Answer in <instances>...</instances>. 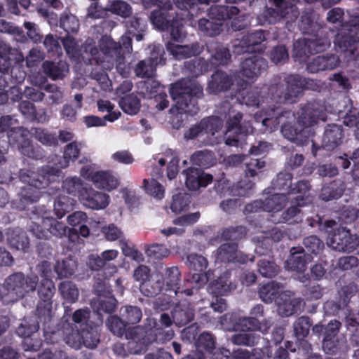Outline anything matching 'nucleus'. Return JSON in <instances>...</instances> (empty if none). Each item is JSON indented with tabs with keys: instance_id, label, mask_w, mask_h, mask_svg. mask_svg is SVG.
Instances as JSON below:
<instances>
[{
	"instance_id": "26",
	"label": "nucleus",
	"mask_w": 359,
	"mask_h": 359,
	"mask_svg": "<svg viewBox=\"0 0 359 359\" xmlns=\"http://www.w3.org/2000/svg\"><path fill=\"white\" fill-rule=\"evenodd\" d=\"M267 60L258 55L245 59L241 64L240 72L243 76L248 79H255L266 70Z\"/></svg>"
},
{
	"instance_id": "28",
	"label": "nucleus",
	"mask_w": 359,
	"mask_h": 359,
	"mask_svg": "<svg viewBox=\"0 0 359 359\" xmlns=\"http://www.w3.org/2000/svg\"><path fill=\"white\" fill-rule=\"evenodd\" d=\"M292 292L288 290L280 294L276 303L280 316H290L302 309L303 300L301 298H292Z\"/></svg>"
},
{
	"instance_id": "48",
	"label": "nucleus",
	"mask_w": 359,
	"mask_h": 359,
	"mask_svg": "<svg viewBox=\"0 0 359 359\" xmlns=\"http://www.w3.org/2000/svg\"><path fill=\"white\" fill-rule=\"evenodd\" d=\"M313 54L326 50L331 45L330 39L323 29L318 31L315 35L306 38Z\"/></svg>"
},
{
	"instance_id": "36",
	"label": "nucleus",
	"mask_w": 359,
	"mask_h": 359,
	"mask_svg": "<svg viewBox=\"0 0 359 359\" xmlns=\"http://www.w3.org/2000/svg\"><path fill=\"white\" fill-rule=\"evenodd\" d=\"M160 8L154 11L150 16V21L152 25L160 30H168L172 19H174L175 12H172V6L170 2L168 7L158 6Z\"/></svg>"
},
{
	"instance_id": "16",
	"label": "nucleus",
	"mask_w": 359,
	"mask_h": 359,
	"mask_svg": "<svg viewBox=\"0 0 359 359\" xmlns=\"http://www.w3.org/2000/svg\"><path fill=\"white\" fill-rule=\"evenodd\" d=\"M150 57L147 60H141L135 69V75L141 78H151L155 75L156 67L159 64H164V50L160 44L149 46Z\"/></svg>"
},
{
	"instance_id": "34",
	"label": "nucleus",
	"mask_w": 359,
	"mask_h": 359,
	"mask_svg": "<svg viewBox=\"0 0 359 359\" xmlns=\"http://www.w3.org/2000/svg\"><path fill=\"white\" fill-rule=\"evenodd\" d=\"M167 50L176 60H183L199 55L203 50V46L199 43L195 42L191 45H177L172 42L166 43Z\"/></svg>"
},
{
	"instance_id": "47",
	"label": "nucleus",
	"mask_w": 359,
	"mask_h": 359,
	"mask_svg": "<svg viewBox=\"0 0 359 359\" xmlns=\"http://www.w3.org/2000/svg\"><path fill=\"white\" fill-rule=\"evenodd\" d=\"M284 232L277 227L273 228L269 232H262L261 236H255L252 239L255 242L258 243L257 246L255 248L257 254L260 255H264V252H262V245H269L271 240L278 242L280 241L284 237Z\"/></svg>"
},
{
	"instance_id": "32",
	"label": "nucleus",
	"mask_w": 359,
	"mask_h": 359,
	"mask_svg": "<svg viewBox=\"0 0 359 359\" xmlns=\"http://www.w3.org/2000/svg\"><path fill=\"white\" fill-rule=\"evenodd\" d=\"M233 83L232 75L223 71H216L208 81L207 91L210 94H218L229 90Z\"/></svg>"
},
{
	"instance_id": "6",
	"label": "nucleus",
	"mask_w": 359,
	"mask_h": 359,
	"mask_svg": "<svg viewBox=\"0 0 359 359\" xmlns=\"http://www.w3.org/2000/svg\"><path fill=\"white\" fill-rule=\"evenodd\" d=\"M170 93L175 102V108H172L171 111L191 116L197 114L199 109L197 100L202 97L203 91L196 81L182 79L171 86Z\"/></svg>"
},
{
	"instance_id": "41",
	"label": "nucleus",
	"mask_w": 359,
	"mask_h": 359,
	"mask_svg": "<svg viewBox=\"0 0 359 359\" xmlns=\"http://www.w3.org/2000/svg\"><path fill=\"white\" fill-rule=\"evenodd\" d=\"M63 339L65 343L74 349H79L83 344L81 330L76 325L69 323H62Z\"/></svg>"
},
{
	"instance_id": "38",
	"label": "nucleus",
	"mask_w": 359,
	"mask_h": 359,
	"mask_svg": "<svg viewBox=\"0 0 359 359\" xmlns=\"http://www.w3.org/2000/svg\"><path fill=\"white\" fill-rule=\"evenodd\" d=\"M230 273L224 272L217 280L208 285V292L214 296L225 295L236 287V285L230 280Z\"/></svg>"
},
{
	"instance_id": "22",
	"label": "nucleus",
	"mask_w": 359,
	"mask_h": 359,
	"mask_svg": "<svg viewBox=\"0 0 359 359\" xmlns=\"http://www.w3.org/2000/svg\"><path fill=\"white\" fill-rule=\"evenodd\" d=\"M128 32L121 36L120 41L115 43L118 45L120 49V55L123 57V63L129 68L126 64L125 55L126 54H130L132 52V37L133 32H144L147 28V23L144 20L135 15L133 18L127 22Z\"/></svg>"
},
{
	"instance_id": "4",
	"label": "nucleus",
	"mask_w": 359,
	"mask_h": 359,
	"mask_svg": "<svg viewBox=\"0 0 359 359\" xmlns=\"http://www.w3.org/2000/svg\"><path fill=\"white\" fill-rule=\"evenodd\" d=\"M62 43L67 55L76 63L82 61L92 65L93 62L100 65L104 69H111L114 66L118 72L123 76L127 77L130 73L124 63L123 57L120 55V49L114 39L107 35L102 36L99 40V48L95 46L94 39L88 38L80 48L79 42L70 35L62 39Z\"/></svg>"
},
{
	"instance_id": "13",
	"label": "nucleus",
	"mask_w": 359,
	"mask_h": 359,
	"mask_svg": "<svg viewBox=\"0 0 359 359\" xmlns=\"http://www.w3.org/2000/svg\"><path fill=\"white\" fill-rule=\"evenodd\" d=\"M219 323L223 329L228 331L241 330L248 332L251 330H258L265 334L271 326L269 320L264 319L259 322L255 318L240 317L236 313H227L220 318Z\"/></svg>"
},
{
	"instance_id": "50",
	"label": "nucleus",
	"mask_w": 359,
	"mask_h": 359,
	"mask_svg": "<svg viewBox=\"0 0 359 359\" xmlns=\"http://www.w3.org/2000/svg\"><path fill=\"white\" fill-rule=\"evenodd\" d=\"M287 201L288 198L284 193L273 194L263 201L264 211L273 212L276 215L285 206Z\"/></svg>"
},
{
	"instance_id": "35",
	"label": "nucleus",
	"mask_w": 359,
	"mask_h": 359,
	"mask_svg": "<svg viewBox=\"0 0 359 359\" xmlns=\"http://www.w3.org/2000/svg\"><path fill=\"white\" fill-rule=\"evenodd\" d=\"M269 88L270 86L267 88L266 97L262 95V94L266 93V88L259 89L256 88L250 91H243L241 95V97H238V100L242 104H245L248 107H257L264 103L265 100L267 104H269L270 102H276L271 99V95L269 93Z\"/></svg>"
},
{
	"instance_id": "12",
	"label": "nucleus",
	"mask_w": 359,
	"mask_h": 359,
	"mask_svg": "<svg viewBox=\"0 0 359 359\" xmlns=\"http://www.w3.org/2000/svg\"><path fill=\"white\" fill-rule=\"evenodd\" d=\"M243 119V114L229 111L226 121V130L224 135L225 144L231 147H242L245 137L253 132V127L249 121Z\"/></svg>"
},
{
	"instance_id": "18",
	"label": "nucleus",
	"mask_w": 359,
	"mask_h": 359,
	"mask_svg": "<svg viewBox=\"0 0 359 359\" xmlns=\"http://www.w3.org/2000/svg\"><path fill=\"white\" fill-rule=\"evenodd\" d=\"M311 202L312 198L309 192L306 193L305 196L304 194L299 195L292 201L291 205L283 212L278 218L276 215H272L271 220L274 223H298L302 220L303 217L300 208Z\"/></svg>"
},
{
	"instance_id": "42",
	"label": "nucleus",
	"mask_w": 359,
	"mask_h": 359,
	"mask_svg": "<svg viewBox=\"0 0 359 359\" xmlns=\"http://www.w3.org/2000/svg\"><path fill=\"white\" fill-rule=\"evenodd\" d=\"M206 46L214 60L213 64L224 65L229 63L231 60V54L226 47L214 40L209 41Z\"/></svg>"
},
{
	"instance_id": "25",
	"label": "nucleus",
	"mask_w": 359,
	"mask_h": 359,
	"mask_svg": "<svg viewBox=\"0 0 359 359\" xmlns=\"http://www.w3.org/2000/svg\"><path fill=\"white\" fill-rule=\"evenodd\" d=\"M180 271L179 269L176 266H172L168 268L165 272V276L164 278V284H165V292H169L170 293L167 295L170 297H173L175 296H180L183 294L187 296H191L193 294V289L192 285L191 284V288H187L185 290H180L179 287V283L180 281ZM186 284L188 285L186 283Z\"/></svg>"
},
{
	"instance_id": "14",
	"label": "nucleus",
	"mask_w": 359,
	"mask_h": 359,
	"mask_svg": "<svg viewBox=\"0 0 359 359\" xmlns=\"http://www.w3.org/2000/svg\"><path fill=\"white\" fill-rule=\"evenodd\" d=\"M187 264L191 270L196 271L189 275L185 278L187 284H191L192 287L198 289L203 287L213 276L211 269L205 271L208 266V261L206 257L196 252H191L187 256Z\"/></svg>"
},
{
	"instance_id": "40",
	"label": "nucleus",
	"mask_w": 359,
	"mask_h": 359,
	"mask_svg": "<svg viewBox=\"0 0 359 359\" xmlns=\"http://www.w3.org/2000/svg\"><path fill=\"white\" fill-rule=\"evenodd\" d=\"M42 69L52 80L62 79L69 73V65L65 60H59L57 62L46 60L43 62Z\"/></svg>"
},
{
	"instance_id": "53",
	"label": "nucleus",
	"mask_w": 359,
	"mask_h": 359,
	"mask_svg": "<svg viewBox=\"0 0 359 359\" xmlns=\"http://www.w3.org/2000/svg\"><path fill=\"white\" fill-rule=\"evenodd\" d=\"M76 201L67 196H60L55 201L53 211L57 219L62 218L67 212L73 210Z\"/></svg>"
},
{
	"instance_id": "54",
	"label": "nucleus",
	"mask_w": 359,
	"mask_h": 359,
	"mask_svg": "<svg viewBox=\"0 0 359 359\" xmlns=\"http://www.w3.org/2000/svg\"><path fill=\"white\" fill-rule=\"evenodd\" d=\"M77 267L76 262L72 258H67L57 261L54 269L58 278L71 277Z\"/></svg>"
},
{
	"instance_id": "30",
	"label": "nucleus",
	"mask_w": 359,
	"mask_h": 359,
	"mask_svg": "<svg viewBox=\"0 0 359 359\" xmlns=\"http://www.w3.org/2000/svg\"><path fill=\"white\" fill-rule=\"evenodd\" d=\"M100 287V286L98 285L95 287V290L98 297L92 301L91 304L93 308L96 310V314H98L102 318L100 312L112 313L116 308V301L111 295L109 290L102 291ZM95 314H93L94 316Z\"/></svg>"
},
{
	"instance_id": "58",
	"label": "nucleus",
	"mask_w": 359,
	"mask_h": 359,
	"mask_svg": "<svg viewBox=\"0 0 359 359\" xmlns=\"http://www.w3.org/2000/svg\"><path fill=\"white\" fill-rule=\"evenodd\" d=\"M87 265L93 271H99L103 269L106 278L111 276L117 271V267L115 264H108L107 266H105L100 255H89L87 261Z\"/></svg>"
},
{
	"instance_id": "61",
	"label": "nucleus",
	"mask_w": 359,
	"mask_h": 359,
	"mask_svg": "<svg viewBox=\"0 0 359 359\" xmlns=\"http://www.w3.org/2000/svg\"><path fill=\"white\" fill-rule=\"evenodd\" d=\"M224 121L221 117L213 116L203 118L201 121V127L205 134L215 136L222 128Z\"/></svg>"
},
{
	"instance_id": "43",
	"label": "nucleus",
	"mask_w": 359,
	"mask_h": 359,
	"mask_svg": "<svg viewBox=\"0 0 359 359\" xmlns=\"http://www.w3.org/2000/svg\"><path fill=\"white\" fill-rule=\"evenodd\" d=\"M96 323L86 328H82L81 334L83 345L89 348H95L100 342L98 327L102 323V318L95 314Z\"/></svg>"
},
{
	"instance_id": "27",
	"label": "nucleus",
	"mask_w": 359,
	"mask_h": 359,
	"mask_svg": "<svg viewBox=\"0 0 359 359\" xmlns=\"http://www.w3.org/2000/svg\"><path fill=\"white\" fill-rule=\"evenodd\" d=\"M215 261L220 262H238L246 263L248 260L253 262L254 257L248 258L237 249L234 243H225L222 245L215 252Z\"/></svg>"
},
{
	"instance_id": "49",
	"label": "nucleus",
	"mask_w": 359,
	"mask_h": 359,
	"mask_svg": "<svg viewBox=\"0 0 359 359\" xmlns=\"http://www.w3.org/2000/svg\"><path fill=\"white\" fill-rule=\"evenodd\" d=\"M59 292L64 300L63 304H74L76 302L79 297V290L76 285L69 280L62 281L58 286Z\"/></svg>"
},
{
	"instance_id": "46",
	"label": "nucleus",
	"mask_w": 359,
	"mask_h": 359,
	"mask_svg": "<svg viewBox=\"0 0 359 359\" xmlns=\"http://www.w3.org/2000/svg\"><path fill=\"white\" fill-rule=\"evenodd\" d=\"M290 257L285 262V268L287 270L303 272L306 269L304 249L302 248H292L290 250Z\"/></svg>"
},
{
	"instance_id": "29",
	"label": "nucleus",
	"mask_w": 359,
	"mask_h": 359,
	"mask_svg": "<svg viewBox=\"0 0 359 359\" xmlns=\"http://www.w3.org/2000/svg\"><path fill=\"white\" fill-rule=\"evenodd\" d=\"M80 201L86 207L94 209H104L109 203V195L95 191L92 187H88L86 191H84L81 195Z\"/></svg>"
},
{
	"instance_id": "45",
	"label": "nucleus",
	"mask_w": 359,
	"mask_h": 359,
	"mask_svg": "<svg viewBox=\"0 0 359 359\" xmlns=\"http://www.w3.org/2000/svg\"><path fill=\"white\" fill-rule=\"evenodd\" d=\"M92 182L98 189L111 191L117 187L118 179L109 171H97L92 177Z\"/></svg>"
},
{
	"instance_id": "2",
	"label": "nucleus",
	"mask_w": 359,
	"mask_h": 359,
	"mask_svg": "<svg viewBox=\"0 0 359 359\" xmlns=\"http://www.w3.org/2000/svg\"><path fill=\"white\" fill-rule=\"evenodd\" d=\"M81 147V142L72 141L65 147L63 156H54V166L47 165L38 168H21L18 173L19 179L29 187L22 189L18 198L12 201L13 208L24 210L27 205L37 202L41 196L39 190L46 189L59 176L61 169L67 168L70 161L78 158Z\"/></svg>"
},
{
	"instance_id": "23",
	"label": "nucleus",
	"mask_w": 359,
	"mask_h": 359,
	"mask_svg": "<svg viewBox=\"0 0 359 359\" xmlns=\"http://www.w3.org/2000/svg\"><path fill=\"white\" fill-rule=\"evenodd\" d=\"M39 322L35 320L27 321L26 319L17 328V334L24 337L22 346L25 351H37L41 346V341L30 337L36 332L39 328Z\"/></svg>"
},
{
	"instance_id": "39",
	"label": "nucleus",
	"mask_w": 359,
	"mask_h": 359,
	"mask_svg": "<svg viewBox=\"0 0 359 359\" xmlns=\"http://www.w3.org/2000/svg\"><path fill=\"white\" fill-rule=\"evenodd\" d=\"M154 161H157L160 167H163L166 162L169 161L167 177L169 180L174 179L179 172V158L177 153L170 149L165 150L163 155L158 154L154 158Z\"/></svg>"
},
{
	"instance_id": "64",
	"label": "nucleus",
	"mask_w": 359,
	"mask_h": 359,
	"mask_svg": "<svg viewBox=\"0 0 359 359\" xmlns=\"http://www.w3.org/2000/svg\"><path fill=\"white\" fill-rule=\"evenodd\" d=\"M121 318L126 324H136L139 323L142 317L141 309L137 306H126L121 309Z\"/></svg>"
},
{
	"instance_id": "19",
	"label": "nucleus",
	"mask_w": 359,
	"mask_h": 359,
	"mask_svg": "<svg viewBox=\"0 0 359 359\" xmlns=\"http://www.w3.org/2000/svg\"><path fill=\"white\" fill-rule=\"evenodd\" d=\"M292 175L287 172H280L276 178L272 182V189L274 190L283 191L287 194H305L309 192L310 184L309 182L301 180L297 184H292Z\"/></svg>"
},
{
	"instance_id": "7",
	"label": "nucleus",
	"mask_w": 359,
	"mask_h": 359,
	"mask_svg": "<svg viewBox=\"0 0 359 359\" xmlns=\"http://www.w3.org/2000/svg\"><path fill=\"white\" fill-rule=\"evenodd\" d=\"M31 222L29 231L39 239H48L50 236L62 238L67 235L69 228L51 216V211L45 205L35 206L29 214Z\"/></svg>"
},
{
	"instance_id": "57",
	"label": "nucleus",
	"mask_w": 359,
	"mask_h": 359,
	"mask_svg": "<svg viewBox=\"0 0 359 359\" xmlns=\"http://www.w3.org/2000/svg\"><path fill=\"white\" fill-rule=\"evenodd\" d=\"M62 189L69 194L78 196L81 200V195L88 189L85 187L83 181L78 177L66 178L62 183Z\"/></svg>"
},
{
	"instance_id": "24",
	"label": "nucleus",
	"mask_w": 359,
	"mask_h": 359,
	"mask_svg": "<svg viewBox=\"0 0 359 359\" xmlns=\"http://www.w3.org/2000/svg\"><path fill=\"white\" fill-rule=\"evenodd\" d=\"M18 120L15 115H2L0 116V137L6 134L9 143L18 140V136L29 135V131L22 126H15Z\"/></svg>"
},
{
	"instance_id": "17",
	"label": "nucleus",
	"mask_w": 359,
	"mask_h": 359,
	"mask_svg": "<svg viewBox=\"0 0 359 359\" xmlns=\"http://www.w3.org/2000/svg\"><path fill=\"white\" fill-rule=\"evenodd\" d=\"M266 40L264 31L259 29L236 39L233 42V53L241 55L245 53L262 52L266 48L263 44Z\"/></svg>"
},
{
	"instance_id": "56",
	"label": "nucleus",
	"mask_w": 359,
	"mask_h": 359,
	"mask_svg": "<svg viewBox=\"0 0 359 359\" xmlns=\"http://www.w3.org/2000/svg\"><path fill=\"white\" fill-rule=\"evenodd\" d=\"M259 273L266 278H272L278 273V267L271 255H265L257 262Z\"/></svg>"
},
{
	"instance_id": "60",
	"label": "nucleus",
	"mask_w": 359,
	"mask_h": 359,
	"mask_svg": "<svg viewBox=\"0 0 359 359\" xmlns=\"http://www.w3.org/2000/svg\"><path fill=\"white\" fill-rule=\"evenodd\" d=\"M261 337L259 334L252 332H242L231 336L232 344L238 346H253L256 345Z\"/></svg>"
},
{
	"instance_id": "33",
	"label": "nucleus",
	"mask_w": 359,
	"mask_h": 359,
	"mask_svg": "<svg viewBox=\"0 0 359 359\" xmlns=\"http://www.w3.org/2000/svg\"><path fill=\"white\" fill-rule=\"evenodd\" d=\"M7 243L12 249L27 252L29 248V239L26 232L19 227L8 228L6 231Z\"/></svg>"
},
{
	"instance_id": "52",
	"label": "nucleus",
	"mask_w": 359,
	"mask_h": 359,
	"mask_svg": "<svg viewBox=\"0 0 359 359\" xmlns=\"http://www.w3.org/2000/svg\"><path fill=\"white\" fill-rule=\"evenodd\" d=\"M191 26L196 27V22L194 24L191 22ZM222 24L221 22L209 20L205 18L200 19L197 22V28L198 31L208 36H215L219 34L222 31Z\"/></svg>"
},
{
	"instance_id": "51",
	"label": "nucleus",
	"mask_w": 359,
	"mask_h": 359,
	"mask_svg": "<svg viewBox=\"0 0 359 359\" xmlns=\"http://www.w3.org/2000/svg\"><path fill=\"white\" fill-rule=\"evenodd\" d=\"M240 13L236 6H213L208 10V15L212 19L218 20H225L229 18H233Z\"/></svg>"
},
{
	"instance_id": "3",
	"label": "nucleus",
	"mask_w": 359,
	"mask_h": 359,
	"mask_svg": "<svg viewBox=\"0 0 359 359\" xmlns=\"http://www.w3.org/2000/svg\"><path fill=\"white\" fill-rule=\"evenodd\" d=\"M171 313L172 320L164 313L160 316L158 321L147 318L143 327L137 326L127 330L128 351L132 354H140L153 342L164 343L171 340L175 335L171 328L172 323L181 327L191 321L194 316L193 308L186 302L177 304Z\"/></svg>"
},
{
	"instance_id": "5",
	"label": "nucleus",
	"mask_w": 359,
	"mask_h": 359,
	"mask_svg": "<svg viewBox=\"0 0 359 359\" xmlns=\"http://www.w3.org/2000/svg\"><path fill=\"white\" fill-rule=\"evenodd\" d=\"M319 83L298 74H288L273 78L269 93L276 103L293 104L299 101L304 90H317Z\"/></svg>"
},
{
	"instance_id": "10",
	"label": "nucleus",
	"mask_w": 359,
	"mask_h": 359,
	"mask_svg": "<svg viewBox=\"0 0 359 359\" xmlns=\"http://www.w3.org/2000/svg\"><path fill=\"white\" fill-rule=\"evenodd\" d=\"M299 0H269V6H266L262 14L257 16V22L260 25L276 24L283 18L287 22L295 20L299 12L295 6Z\"/></svg>"
},
{
	"instance_id": "37",
	"label": "nucleus",
	"mask_w": 359,
	"mask_h": 359,
	"mask_svg": "<svg viewBox=\"0 0 359 359\" xmlns=\"http://www.w3.org/2000/svg\"><path fill=\"white\" fill-rule=\"evenodd\" d=\"M27 137L18 136V140L11 141L10 144H17L18 150L25 156L36 160L42 158L44 156L43 149L40 146H34Z\"/></svg>"
},
{
	"instance_id": "9",
	"label": "nucleus",
	"mask_w": 359,
	"mask_h": 359,
	"mask_svg": "<svg viewBox=\"0 0 359 359\" xmlns=\"http://www.w3.org/2000/svg\"><path fill=\"white\" fill-rule=\"evenodd\" d=\"M352 16L354 18L353 23L343 25L334 40L335 50L343 53L348 62L354 57V52L357 49L355 46L359 41V8L353 11Z\"/></svg>"
},
{
	"instance_id": "62",
	"label": "nucleus",
	"mask_w": 359,
	"mask_h": 359,
	"mask_svg": "<svg viewBox=\"0 0 359 359\" xmlns=\"http://www.w3.org/2000/svg\"><path fill=\"white\" fill-rule=\"evenodd\" d=\"M254 183L249 179L245 178L231 187H228L227 191L229 195L238 196H248L252 191Z\"/></svg>"
},
{
	"instance_id": "63",
	"label": "nucleus",
	"mask_w": 359,
	"mask_h": 359,
	"mask_svg": "<svg viewBox=\"0 0 359 359\" xmlns=\"http://www.w3.org/2000/svg\"><path fill=\"white\" fill-rule=\"evenodd\" d=\"M121 109L130 115L136 114L140 108V102L136 95L133 94L122 97L119 101Z\"/></svg>"
},
{
	"instance_id": "31",
	"label": "nucleus",
	"mask_w": 359,
	"mask_h": 359,
	"mask_svg": "<svg viewBox=\"0 0 359 359\" xmlns=\"http://www.w3.org/2000/svg\"><path fill=\"white\" fill-rule=\"evenodd\" d=\"M183 174L186 176V185L191 190L205 187L212 182V176L201 169L190 168L183 171Z\"/></svg>"
},
{
	"instance_id": "20",
	"label": "nucleus",
	"mask_w": 359,
	"mask_h": 359,
	"mask_svg": "<svg viewBox=\"0 0 359 359\" xmlns=\"http://www.w3.org/2000/svg\"><path fill=\"white\" fill-rule=\"evenodd\" d=\"M344 137V131L341 126L337 124H329L325 128L322 137L320 147L326 150H333L342 142ZM312 142V154L316 156L318 150L320 149L317 146L316 140H311Z\"/></svg>"
},
{
	"instance_id": "1",
	"label": "nucleus",
	"mask_w": 359,
	"mask_h": 359,
	"mask_svg": "<svg viewBox=\"0 0 359 359\" xmlns=\"http://www.w3.org/2000/svg\"><path fill=\"white\" fill-rule=\"evenodd\" d=\"M327 113L328 108L324 102H309L297 112V122L303 127L300 130L286 122L289 119H292L294 114L279 106L269 105L264 114L256 113L254 118L257 123L262 122V126L265 127L264 131L268 128L271 131L281 123V133L286 139L297 144H304L314 134L311 127L316 124L319 120L326 121Z\"/></svg>"
},
{
	"instance_id": "44",
	"label": "nucleus",
	"mask_w": 359,
	"mask_h": 359,
	"mask_svg": "<svg viewBox=\"0 0 359 359\" xmlns=\"http://www.w3.org/2000/svg\"><path fill=\"white\" fill-rule=\"evenodd\" d=\"M284 286L283 284L276 281H271L262 285L259 290L260 299L265 303L269 304L273 302L276 303L281 292H284Z\"/></svg>"
},
{
	"instance_id": "59",
	"label": "nucleus",
	"mask_w": 359,
	"mask_h": 359,
	"mask_svg": "<svg viewBox=\"0 0 359 359\" xmlns=\"http://www.w3.org/2000/svg\"><path fill=\"white\" fill-rule=\"evenodd\" d=\"M29 134H32L36 140L45 146H57V137L56 135L46 128H33Z\"/></svg>"
},
{
	"instance_id": "21",
	"label": "nucleus",
	"mask_w": 359,
	"mask_h": 359,
	"mask_svg": "<svg viewBox=\"0 0 359 359\" xmlns=\"http://www.w3.org/2000/svg\"><path fill=\"white\" fill-rule=\"evenodd\" d=\"M328 113L337 114L339 116L344 118V123L348 127L355 126L356 130V137L359 139V112L357 109L353 107L352 101L344 97L339 103V106L335 109L327 107Z\"/></svg>"
},
{
	"instance_id": "55",
	"label": "nucleus",
	"mask_w": 359,
	"mask_h": 359,
	"mask_svg": "<svg viewBox=\"0 0 359 359\" xmlns=\"http://www.w3.org/2000/svg\"><path fill=\"white\" fill-rule=\"evenodd\" d=\"M306 37L297 40L293 44L292 57L295 61L304 62L309 55L313 54Z\"/></svg>"
},
{
	"instance_id": "8",
	"label": "nucleus",
	"mask_w": 359,
	"mask_h": 359,
	"mask_svg": "<svg viewBox=\"0 0 359 359\" xmlns=\"http://www.w3.org/2000/svg\"><path fill=\"white\" fill-rule=\"evenodd\" d=\"M39 278L36 276H26L16 272L8 276L0 287V297L4 304L14 303L36 287Z\"/></svg>"
},
{
	"instance_id": "11",
	"label": "nucleus",
	"mask_w": 359,
	"mask_h": 359,
	"mask_svg": "<svg viewBox=\"0 0 359 359\" xmlns=\"http://www.w3.org/2000/svg\"><path fill=\"white\" fill-rule=\"evenodd\" d=\"M324 227L329 235L327 244L333 249L350 252L358 246L359 237L356 234H351L346 227H338L334 220L325 221Z\"/></svg>"
},
{
	"instance_id": "15",
	"label": "nucleus",
	"mask_w": 359,
	"mask_h": 359,
	"mask_svg": "<svg viewBox=\"0 0 359 359\" xmlns=\"http://www.w3.org/2000/svg\"><path fill=\"white\" fill-rule=\"evenodd\" d=\"M55 290V285L52 279L41 280L38 290L40 302L36 308L40 323H47L51 320L52 298Z\"/></svg>"
}]
</instances>
